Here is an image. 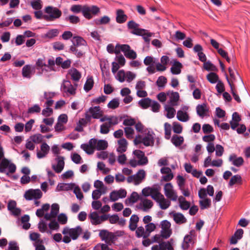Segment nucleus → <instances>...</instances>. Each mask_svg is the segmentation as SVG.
<instances>
[{
    "instance_id": "23",
    "label": "nucleus",
    "mask_w": 250,
    "mask_h": 250,
    "mask_svg": "<svg viewBox=\"0 0 250 250\" xmlns=\"http://www.w3.org/2000/svg\"><path fill=\"white\" fill-rule=\"evenodd\" d=\"M208 111V110L206 104H198L196 106L197 113L200 117H203L206 116Z\"/></svg>"
},
{
    "instance_id": "13",
    "label": "nucleus",
    "mask_w": 250,
    "mask_h": 250,
    "mask_svg": "<svg viewBox=\"0 0 250 250\" xmlns=\"http://www.w3.org/2000/svg\"><path fill=\"white\" fill-rule=\"evenodd\" d=\"M155 33L149 30L142 28V38L146 44V47L149 46L151 38L154 37Z\"/></svg>"
},
{
    "instance_id": "38",
    "label": "nucleus",
    "mask_w": 250,
    "mask_h": 250,
    "mask_svg": "<svg viewBox=\"0 0 250 250\" xmlns=\"http://www.w3.org/2000/svg\"><path fill=\"white\" fill-rule=\"evenodd\" d=\"M229 161L236 167H240L244 163L242 157H229Z\"/></svg>"
},
{
    "instance_id": "39",
    "label": "nucleus",
    "mask_w": 250,
    "mask_h": 250,
    "mask_svg": "<svg viewBox=\"0 0 250 250\" xmlns=\"http://www.w3.org/2000/svg\"><path fill=\"white\" fill-rule=\"evenodd\" d=\"M94 85V81L92 77L87 79L85 84L83 86V89L86 92L89 91L92 88Z\"/></svg>"
},
{
    "instance_id": "60",
    "label": "nucleus",
    "mask_w": 250,
    "mask_h": 250,
    "mask_svg": "<svg viewBox=\"0 0 250 250\" xmlns=\"http://www.w3.org/2000/svg\"><path fill=\"white\" fill-rule=\"evenodd\" d=\"M182 126L178 123L174 122L173 123V130L176 133H181L182 131Z\"/></svg>"
},
{
    "instance_id": "30",
    "label": "nucleus",
    "mask_w": 250,
    "mask_h": 250,
    "mask_svg": "<svg viewBox=\"0 0 250 250\" xmlns=\"http://www.w3.org/2000/svg\"><path fill=\"white\" fill-rule=\"evenodd\" d=\"M70 52L75 54L78 58H81L84 56L85 52L83 50H79L75 46H70L69 48Z\"/></svg>"
},
{
    "instance_id": "29",
    "label": "nucleus",
    "mask_w": 250,
    "mask_h": 250,
    "mask_svg": "<svg viewBox=\"0 0 250 250\" xmlns=\"http://www.w3.org/2000/svg\"><path fill=\"white\" fill-rule=\"evenodd\" d=\"M153 205L152 201L148 199H142V210L144 211H148Z\"/></svg>"
},
{
    "instance_id": "59",
    "label": "nucleus",
    "mask_w": 250,
    "mask_h": 250,
    "mask_svg": "<svg viewBox=\"0 0 250 250\" xmlns=\"http://www.w3.org/2000/svg\"><path fill=\"white\" fill-rule=\"evenodd\" d=\"M125 73L123 70L118 71L116 76V79L120 82H124L125 80Z\"/></svg>"
},
{
    "instance_id": "40",
    "label": "nucleus",
    "mask_w": 250,
    "mask_h": 250,
    "mask_svg": "<svg viewBox=\"0 0 250 250\" xmlns=\"http://www.w3.org/2000/svg\"><path fill=\"white\" fill-rule=\"evenodd\" d=\"M227 79L228 81V82L229 83V85L231 89V93L232 94V96L234 98V99L239 103H240L241 102V100L239 97L238 95L236 93V92L234 91V85L233 84V82L230 81L228 77H227Z\"/></svg>"
},
{
    "instance_id": "58",
    "label": "nucleus",
    "mask_w": 250,
    "mask_h": 250,
    "mask_svg": "<svg viewBox=\"0 0 250 250\" xmlns=\"http://www.w3.org/2000/svg\"><path fill=\"white\" fill-rule=\"evenodd\" d=\"M41 110V108L38 104H34L33 106L28 108V113L30 114L40 113Z\"/></svg>"
},
{
    "instance_id": "27",
    "label": "nucleus",
    "mask_w": 250,
    "mask_h": 250,
    "mask_svg": "<svg viewBox=\"0 0 250 250\" xmlns=\"http://www.w3.org/2000/svg\"><path fill=\"white\" fill-rule=\"evenodd\" d=\"M183 65L181 62L178 61L174 62L173 64L170 68L171 72L174 75L179 74L181 72V68Z\"/></svg>"
},
{
    "instance_id": "21",
    "label": "nucleus",
    "mask_w": 250,
    "mask_h": 250,
    "mask_svg": "<svg viewBox=\"0 0 250 250\" xmlns=\"http://www.w3.org/2000/svg\"><path fill=\"white\" fill-rule=\"evenodd\" d=\"M127 181L130 183L134 182L135 185H138L141 183V169L138 170L136 174L128 176Z\"/></svg>"
},
{
    "instance_id": "10",
    "label": "nucleus",
    "mask_w": 250,
    "mask_h": 250,
    "mask_svg": "<svg viewBox=\"0 0 250 250\" xmlns=\"http://www.w3.org/2000/svg\"><path fill=\"white\" fill-rule=\"evenodd\" d=\"M120 48L121 51L124 52L125 56L127 58L130 59H135L137 57L136 52L130 49V46L128 44H122L120 45Z\"/></svg>"
},
{
    "instance_id": "6",
    "label": "nucleus",
    "mask_w": 250,
    "mask_h": 250,
    "mask_svg": "<svg viewBox=\"0 0 250 250\" xmlns=\"http://www.w3.org/2000/svg\"><path fill=\"white\" fill-rule=\"evenodd\" d=\"M153 196V199L159 204L162 209H166L170 206V201L165 198L160 192L157 193V195L155 194Z\"/></svg>"
},
{
    "instance_id": "14",
    "label": "nucleus",
    "mask_w": 250,
    "mask_h": 250,
    "mask_svg": "<svg viewBox=\"0 0 250 250\" xmlns=\"http://www.w3.org/2000/svg\"><path fill=\"white\" fill-rule=\"evenodd\" d=\"M156 229V226L152 223H149L145 226V229H144L142 227V237L144 238H147L148 237L150 233L155 230Z\"/></svg>"
},
{
    "instance_id": "42",
    "label": "nucleus",
    "mask_w": 250,
    "mask_h": 250,
    "mask_svg": "<svg viewBox=\"0 0 250 250\" xmlns=\"http://www.w3.org/2000/svg\"><path fill=\"white\" fill-rule=\"evenodd\" d=\"M199 205L201 209H204L211 206V200L209 198H206L199 201Z\"/></svg>"
},
{
    "instance_id": "33",
    "label": "nucleus",
    "mask_w": 250,
    "mask_h": 250,
    "mask_svg": "<svg viewBox=\"0 0 250 250\" xmlns=\"http://www.w3.org/2000/svg\"><path fill=\"white\" fill-rule=\"evenodd\" d=\"M89 218L91 220V222L94 225L100 224V216L97 212L94 211L89 215Z\"/></svg>"
},
{
    "instance_id": "8",
    "label": "nucleus",
    "mask_w": 250,
    "mask_h": 250,
    "mask_svg": "<svg viewBox=\"0 0 250 250\" xmlns=\"http://www.w3.org/2000/svg\"><path fill=\"white\" fill-rule=\"evenodd\" d=\"M42 193L39 189H29L25 191L24 197L27 200H32L33 199L36 200L42 198Z\"/></svg>"
},
{
    "instance_id": "7",
    "label": "nucleus",
    "mask_w": 250,
    "mask_h": 250,
    "mask_svg": "<svg viewBox=\"0 0 250 250\" xmlns=\"http://www.w3.org/2000/svg\"><path fill=\"white\" fill-rule=\"evenodd\" d=\"M166 196L171 200L175 201L177 199L176 192L173 189V187L171 183H168L165 184L164 188Z\"/></svg>"
},
{
    "instance_id": "56",
    "label": "nucleus",
    "mask_w": 250,
    "mask_h": 250,
    "mask_svg": "<svg viewBox=\"0 0 250 250\" xmlns=\"http://www.w3.org/2000/svg\"><path fill=\"white\" fill-rule=\"evenodd\" d=\"M67 219L66 215L63 213H61L58 216V221L62 225L66 224Z\"/></svg>"
},
{
    "instance_id": "50",
    "label": "nucleus",
    "mask_w": 250,
    "mask_h": 250,
    "mask_svg": "<svg viewBox=\"0 0 250 250\" xmlns=\"http://www.w3.org/2000/svg\"><path fill=\"white\" fill-rule=\"evenodd\" d=\"M119 100L117 98L113 99L111 101L109 102V103L107 104V106L108 108L114 109L119 107Z\"/></svg>"
},
{
    "instance_id": "36",
    "label": "nucleus",
    "mask_w": 250,
    "mask_h": 250,
    "mask_svg": "<svg viewBox=\"0 0 250 250\" xmlns=\"http://www.w3.org/2000/svg\"><path fill=\"white\" fill-rule=\"evenodd\" d=\"M172 143L176 146H180L184 142V138L177 135H173L171 139Z\"/></svg>"
},
{
    "instance_id": "17",
    "label": "nucleus",
    "mask_w": 250,
    "mask_h": 250,
    "mask_svg": "<svg viewBox=\"0 0 250 250\" xmlns=\"http://www.w3.org/2000/svg\"><path fill=\"white\" fill-rule=\"evenodd\" d=\"M159 192V190L157 188L147 187L144 188L142 190V195L145 196H151V198L153 199V197H154L153 196L155 194L157 195V193Z\"/></svg>"
},
{
    "instance_id": "41",
    "label": "nucleus",
    "mask_w": 250,
    "mask_h": 250,
    "mask_svg": "<svg viewBox=\"0 0 250 250\" xmlns=\"http://www.w3.org/2000/svg\"><path fill=\"white\" fill-rule=\"evenodd\" d=\"M59 31L57 29H52L49 30L47 33L44 35V37L46 38H48L49 39H53L59 35Z\"/></svg>"
},
{
    "instance_id": "15",
    "label": "nucleus",
    "mask_w": 250,
    "mask_h": 250,
    "mask_svg": "<svg viewBox=\"0 0 250 250\" xmlns=\"http://www.w3.org/2000/svg\"><path fill=\"white\" fill-rule=\"evenodd\" d=\"M73 44L71 46H75V47L83 46L87 47V42L82 37L79 36H75L73 37L71 41Z\"/></svg>"
},
{
    "instance_id": "5",
    "label": "nucleus",
    "mask_w": 250,
    "mask_h": 250,
    "mask_svg": "<svg viewBox=\"0 0 250 250\" xmlns=\"http://www.w3.org/2000/svg\"><path fill=\"white\" fill-rule=\"evenodd\" d=\"M82 233L83 229L80 226H77L75 228L71 229L66 227L62 231V233L63 235L68 234L73 240L77 239Z\"/></svg>"
},
{
    "instance_id": "28",
    "label": "nucleus",
    "mask_w": 250,
    "mask_h": 250,
    "mask_svg": "<svg viewBox=\"0 0 250 250\" xmlns=\"http://www.w3.org/2000/svg\"><path fill=\"white\" fill-rule=\"evenodd\" d=\"M119 146L117 148V150L122 153L125 152L126 150L127 143L125 138L121 139L118 141Z\"/></svg>"
},
{
    "instance_id": "35",
    "label": "nucleus",
    "mask_w": 250,
    "mask_h": 250,
    "mask_svg": "<svg viewBox=\"0 0 250 250\" xmlns=\"http://www.w3.org/2000/svg\"><path fill=\"white\" fill-rule=\"evenodd\" d=\"M238 184L241 185L242 184V177L239 175H235L231 177L229 185L230 187H232L234 184Z\"/></svg>"
},
{
    "instance_id": "64",
    "label": "nucleus",
    "mask_w": 250,
    "mask_h": 250,
    "mask_svg": "<svg viewBox=\"0 0 250 250\" xmlns=\"http://www.w3.org/2000/svg\"><path fill=\"white\" fill-rule=\"evenodd\" d=\"M8 250H20L17 242L15 241H10Z\"/></svg>"
},
{
    "instance_id": "20",
    "label": "nucleus",
    "mask_w": 250,
    "mask_h": 250,
    "mask_svg": "<svg viewBox=\"0 0 250 250\" xmlns=\"http://www.w3.org/2000/svg\"><path fill=\"white\" fill-rule=\"evenodd\" d=\"M71 77V79L74 82H78L81 78V73L76 68H72L68 73Z\"/></svg>"
},
{
    "instance_id": "12",
    "label": "nucleus",
    "mask_w": 250,
    "mask_h": 250,
    "mask_svg": "<svg viewBox=\"0 0 250 250\" xmlns=\"http://www.w3.org/2000/svg\"><path fill=\"white\" fill-rule=\"evenodd\" d=\"M36 69L39 71L37 73L38 75H41L45 72H48L47 64L45 63L44 59L39 58L36 62L35 65Z\"/></svg>"
},
{
    "instance_id": "43",
    "label": "nucleus",
    "mask_w": 250,
    "mask_h": 250,
    "mask_svg": "<svg viewBox=\"0 0 250 250\" xmlns=\"http://www.w3.org/2000/svg\"><path fill=\"white\" fill-rule=\"evenodd\" d=\"M207 79L211 83H215L219 81L218 76L214 72H210L207 75Z\"/></svg>"
},
{
    "instance_id": "18",
    "label": "nucleus",
    "mask_w": 250,
    "mask_h": 250,
    "mask_svg": "<svg viewBox=\"0 0 250 250\" xmlns=\"http://www.w3.org/2000/svg\"><path fill=\"white\" fill-rule=\"evenodd\" d=\"M167 96H169V103L171 106L177 105V103L179 100V94L177 92L168 91L167 92Z\"/></svg>"
},
{
    "instance_id": "37",
    "label": "nucleus",
    "mask_w": 250,
    "mask_h": 250,
    "mask_svg": "<svg viewBox=\"0 0 250 250\" xmlns=\"http://www.w3.org/2000/svg\"><path fill=\"white\" fill-rule=\"evenodd\" d=\"M177 118L178 120L185 122L189 120V116L187 112L179 110L177 113Z\"/></svg>"
},
{
    "instance_id": "11",
    "label": "nucleus",
    "mask_w": 250,
    "mask_h": 250,
    "mask_svg": "<svg viewBox=\"0 0 250 250\" xmlns=\"http://www.w3.org/2000/svg\"><path fill=\"white\" fill-rule=\"evenodd\" d=\"M154 133L152 131H148L143 137L142 136V144L145 146H153L154 142Z\"/></svg>"
},
{
    "instance_id": "26",
    "label": "nucleus",
    "mask_w": 250,
    "mask_h": 250,
    "mask_svg": "<svg viewBox=\"0 0 250 250\" xmlns=\"http://www.w3.org/2000/svg\"><path fill=\"white\" fill-rule=\"evenodd\" d=\"M100 110L101 108L99 106H95L93 107H90L89 109L88 113L91 114L92 118L99 119L101 116Z\"/></svg>"
},
{
    "instance_id": "51",
    "label": "nucleus",
    "mask_w": 250,
    "mask_h": 250,
    "mask_svg": "<svg viewBox=\"0 0 250 250\" xmlns=\"http://www.w3.org/2000/svg\"><path fill=\"white\" fill-rule=\"evenodd\" d=\"M111 126L107 122L102 124L100 126V132L103 134H107L109 132V128Z\"/></svg>"
},
{
    "instance_id": "55",
    "label": "nucleus",
    "mask_w": 250,
    "mask_h": 250,
    "mask_svg": "<svg viewBox=\"0 0 250 250\" xmlns=\"http://www.w3.org/2000/svg\"><path fill=\"white\" fill-rule=\"evenodd\" d=\"M81 147L88 155L92 154L95 150V149L86 144H82Z\"/></svg>"
},
{
    "instance_id": "25",
    "label": "nucleus",
    "mask_w": 250,
    "mask_h": 250,
    "mask_svg": "<svg viewBox=\"0 0 250 250\" xmlns=\"http://www.w3.org/2000/svg\"><path fill=\"white\" fill-rule=\"evenodd\" d=\"M75 186V184L74 183H69V184H65V183H60L58 185L56 191H62V190H69L70 189H72L74 188Z\"/></svg>"
},
{
    "instance_id": "1",
    "label": "nucleus",
    "mask_w": 250,
    "mask_h": 250,
    "mask_svg": "<svg viewBox=\"0 0 250 250\" xmlns=\"http://www.w3.org/2000/svg\"><path fill=\"white\" fill-rule=\"evenodd\" d=\"M70 11L74 13L82 12L83 16L87 20H90L100 12V8L96 5L74 4L70 7Z\"/></svg>"
},
{
    "instance_id": "3",
    "label": "nucleus",
    "mask_w": 250,
    "mask_h": 250,
    "mask_svg": "<svg viewBox=\"0 0 250 250\" xmlns=\"http://www.w3.org/2000/svg\"><path fill=\"white\" fill-rule=\"evenodd\" d=\"M44 12L46 15H43V19L48 21H54L60 18L62 14V11L58 8L51 6L45 7Z\"/></svg>"
},
{
    "instance_id": "2",
    "label": "nucleus",
    "mask_w": 250,
    "mask_h": 250,
    "mask_svg": "<svg viewBox=\"0 0 250 250\" xmlns=\"http://www.w3.org/2000/svg\"><path fill=\"white\" fill-rule=\"evenodd\" d=\"M16 170V166L11 161L5 157H0V172L6 173L7 176L9 173H14Z\"/></svg>"
},
{
    "instance_id": "46",
    "label": "nucleus",
    "mask_w": 250,
    "mask_h": 250,
    "mask_svg": "<svg viewBox=\"0 0 250 250\" xmlns=\"http://www.w3.org/2000/svg\"><path fill=\"white\" fill-rule=\"evenodd\" d=\"M65 20L72 24H77L80 21L79 17L75 15H69L65 18Z\"/></svg>"
},
{
    "instance_id": "19",
    "label": "nucleus",
    "mask_w": 250,
    "mask_h": 250,
    "mask_svg": "<svg viewBox=\"0 0 250 250\" xmlns=\"http://www.w3.org/2000/svg\"><path fill=\"white\" fill-rule=\"evenodd\" d=\"M173 220L178 224H182L186 223L187 221V219L185 217L184 215L179 212H172Z\"/></svg>"
},
{
    "instance_id": "47",
    "label": "nucleus",
    "mask_w": 250,
    "mask_h": 250,
    "mask_svg": "<svg viewBox=\"0 0 250 250\" xmlns=\"http://www.w3.org/2000/svg\"><path fill=\"white\" fill-rule=\"evenodd\" d=\"M165 110L167 112V117L168 118L171 119L174 117L176 112L174 108L166 105L165 106Z\"/></svg>"
},
{
    "instance_id": "9",
    "label": "nucleus",
    "mask_w": 250,
    "mask_h": 250,
    "mask_svg": "<svg viewBox=\"0 0 250 250\" xmlns=\"http://www.w3.org/2000/svg\"><path fill=\"white\" fill-rule=\"evenodd\" d=\"M139 218L136 215H132L130 219L129 228L132 231L135 230L136 229V235L137 237H141V227H137V223L138 222Z\"/></svg>"
},
{
    "instance_id": "53",
    "label": "nucleus",
    "mask_w": 250,
    "mask_h": 250,
    "mask_svg": "<svg viewBox=\"0 0 250 250\" xmlns=\"http://www.w3.org/2000/svg\"><path fill=\"white\" fill-rule=\"evenodd\" d=\"M48 227L51 230H58L60 228V225L55 219L51 220L48 224Z\"/></svg>"
},
{
    "instance_id": "54",
    "label": "nucleus",
    "mask_w": 250,
    "mask_h": 250,
    "mask_svg": "<svg viewBox=\"0 0 250 250\" xmlns=\"http://www.w3.org/2000/svg\"><path fill=\"white\" fill-rule=\"evenodd\" d=\"M59 212V206L58 204L54 203L51 206V215H53L55 218Z\"/></svg>"
},
{
    "instance_id": "44",
    "label": "nucleus",
    "mask_w": 250,
    "mask_h": 250,
    "mask_svg": "<svg viewBox=\"0 0 250 250\" xmlns=\"http://www.w3.org/2000/svg\"><path fill=\"white\" fill-rule=\"evenodd\" d=\"M38 229L40 232L43 233L47 232L48 233H51V230H47V226L46 223L43 221H41L38 224Z\"/></svg>"
},
{
    "instance_id": "45",
    "label": "nucleus",
    "mask_w": 250,
    "mask_h": 250,
    "mask_svg": "<svg viewBox=\"0 0 250 250\" xmlns=\"http://www.w3.org/2000/svg\"><path fill=\"white\" fill-rule=\"evenodd\" d=\"M49 149L50 147L46 143H43L41 146V149L42 154H41L40 153L38 152L37 153V156H45L47 154Z\"/></svg>"
},
{
    "instance_id": "24",
    "label": "nucleus",
    "mask_w": 250,
    "mask_h": 250,
    "mask_svg": "<svg viewBox=\"0 0 250 250\" xmlns=\"http://www.w3.org/2000/svg\"><path fill=\"white\" fill-rule=\"evenodd\" d=\"M32 67L30 64L24 65L22 69V75L23 78L30 79L32 75Z\"/></svg>"
},
{
    "instance_id": "32",
    "label": "nucleus",
    "mask_w": 250,
    "mask_h": 250,
    "mask_svg": "<svg viewBox=\"0 0 250 250\" xmlns=\"http://www.w3.org/2000/svg\"><path fill=\"white\" fill-rule=\"evenodd\" d=\"M110 21V18L107 16H104L101 19H96L94 20V23L97 25L106 24Z\"/></svg>"
},
{
    "instance_id": "57",
    "label": "nucleus",
    "mask_w": 250,
    "mask_h": 250,
    "mask_svg": "<svg viewBox=\"0 0 250 250\" xmlns=\"http://www.w3.org/2000/svg\"><path fill=\"white\" fill-rule=\"evenodd\" d=\"M107 120L108 122L107 123L110 126L117 125L119 122V118L116 116L109 117Z\"/></svg>"
},
{
    "instance_id": "31",
    "label": "nucleus",
    "mask_w": 250,
    "mask_h": 250,
    "mask_svg": "<svg viewBox=\"0 0 250 250\" xmlns=\"http://www.w3.org/2000/svg\"><path fill=\"white\" fill-rule=\"evenodd\" d=\"M138 200H141V196L136 192H133L129 198H128L125 200V203L126 204H127V202L129 203H135Z\"/></svg>"
},
{
    "instance_id": "49",
    "label": "nucleus",
    "mask_w": 250,
    "mask_h": 250,
    "mask_svg": "<svg viewBox=\"0 0 250 250\" xmlns=\"http://www.w3.org/2000/svg\"><path fill=\"white\" fill-rule=\"evenodd\" d=\"M204 68L208 71H217V67L209 61L206 62L204 64Z\"/></svg>"
},
{
    "instance_id": "4",
    "label": "nucleus",
    "mask_w": 250,
    "mask_h": 250,
    "mask_svg": "<svg viewBox=\"0 0 250 250\" xmlns=\"http://www.w3.org/2000/svg\"><path fill=\"white\" fill-rule=\"evenodd\" d=\"M78 84H72L69 80H64L61 86L62 92L67 96L74 95L76 94Z\"/></svg>"
},
{
    "instance_id": "61",
    "label": "nucleus",
    "mask_w": 250,
    "mask_h": 250,
    "mask_svg": "<svg viewBox=\"0 0 250 250\" xmlns=\"http://www.w3.org/2000/svg\"><path fill=\"white\" fill-rule=\"evenodd\" d=\"M30 139L33 142L39 143L43 139V136L41 134H37L31 136Z\"/></svg>"
},
{
    "instance_id": "62",
    "label": "nucleus",
    "mask_w": 250,
    "mask_h": 250,
    "mask_svg": "<svg viewBox=\"0 0 250 250\" xmlns=\"http://www.w3.org/2000/svg\"><path fill=\"white\" fill-rule=\"evenodd\" d=\"M31 5L34 9L38 10L42 8V5L40 0H33L31 1Z\"/></svg>"
},
{
    "instance_id": "52",
    "label": "nucleus",
    "mask_w": 250,
    "mask_h": 250,
    "mask_svg": "<svg viewBox=\"0 0 250 250\" xmlns=\"http://www.w3.org/2000/svg\"><path fill=\"white\" fill-rule=\"evenodd\" d=\"M164 126L165 138L167 139H169L171 135V125L168 123H166Z\"/></svg>"
},
{
    "instance_id": "48",
    "label": "nucleus",
    "mask_w": 250,
    "mask_h": 250,
    "mask_svg": "<svg viewBox=\"0 0 250 250\" xmlns=\"http://www.w3.org/2000/svg\"><path fill=\"white\" fill-rule=\"evenodd\" d=\"M125 136L128 139H132L134 137V129L130 126L125 127L124 128Z\"/></svg>"
},
{
    "instance_id": "16",
    "label": "nucleus",
    "mask_w": 250,
    "mask_h": 250,
    "mask_svg": "<svg viewBox=\"0 0 250 250\" xmlns=\"http://www.w3.org/2000/svg\"><path fill=\"white\" fill-rule=\"evenodd\" d=\"M56 160L57 164L52 165V167L56 173H59L62 172L64 166V157H56Z\"/></svg>"
},
{
    "instance_id": "34",
    "label": "nucleus",
    "mask_w": 250,
    "mask_h": 250,
    "mask_svg": "<svg viewBox=\"0 0 250 250\" xmlns=\"http://www.w3.org/2000/svg\"><path fill=\"white\" fill-rule=\"evenodd\" d=\"M96 149L97 150H104L108 146V143L104 140H97Z\"/></svg>"
},
{
    "instance_id": "63",
    "label": "nucleus",
    "mask_w": 250,
    "mask_h": 250,
    "mask_svg": "<svg viewBox=\"0 0 250 250\" xmlns=\"http://www.w3.org/2000/svg\"><path fill=\"white\" fill-rule=\"evenodd\" d=\"M167 82V78L164 76H160L158 78L156 83L159 87H163Z\"/></svg>"
},
{
    "instance_id": "22",
    "label": "nucleus",
    "mask_w": 250,
    "mask_h": 250,
    "mask_svg": "<svg viewBox=\"0 0 250 250\" xmlns=\"http://www.w3.org/2000/svg\"><path fill=\"white\" fill-rule=\"evenodd\" d=\"M127 16L125 14L122 9H119L116 12V20L119 23H123L127 20Z\"/></svg>"
}]
</instances>
